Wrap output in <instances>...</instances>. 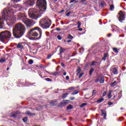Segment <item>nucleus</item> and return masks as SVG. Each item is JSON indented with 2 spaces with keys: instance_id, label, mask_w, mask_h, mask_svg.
Here are the masks:
<instances>
[{
  "instance_id": "obj_1",
  "label": "nucleus",
  "mask_w": 126,
  "mask_h": 126,
  "mask_svg": "<svg viewBox=\"0 0 126 126\" xmlns=\"http://www.w3.org/2000/svg\"><path fill=\"white\" fill-rule=\"evenodd\" d=\"M36 3L39 6V9L31 8L29 9L28 12L30 18L35 20H37L39 17H41L42 14L47 9V2H46V0H37Z\"/></svg>"
},
{
  "instance_id": "obj_2",
  "label": "nucleus",
  "mask_w": 126,
  "mask_h": 126,
  "mask_svg": "<svg viewBox=\"0 0 126 126\" xmlns=\"http://www.w3.org/2000/svg\"><path fill=\"white\" fill-rule=\"evenodd\" d=\"M12 13H13V10L11 7H7L3 10L2 13V18H0V28H2L4 26V19L6 20L5 21L7 24L8 23L12 24L15 22V17L13 16H9V14Z\"/></svg>"
},
{
  "instance_id": "obj_3",
  "label": "nucleus",
  "mask_w": 126,
  "mask_h": 126,
  "mask_svg": "<svg viewBox=\"0 0 126 126\" xmlns=\"http://www.w3.org/2000/svg\"><path fill=\"white\" fill-rule=\"evenodd\" d=\"M26 31L25 26L21 23L16 24L13 29V34L15 38H21Z\"/></svg>"
},
{
  "instance_id": "obj_4",
  "label": "nucleus",
  "mask_w": 126,
  "mask_h": 126,
  "mask_svg": "<svg viewBox=\"0 0 126 126\" xmlns=\"http://www.w3.org/2000/svg\"><path fill=\"white\" fill-rule=\"evenodd\" d=\"M37 31L39 32V33H38ZM42 30L38 27H36L32 29L28 32L29 36H30L31 37H38V36H39L38 37L36 38V40H40V39L42 38Z\"/></svg>"
},
{
  "instance_id": "obj_5",
  "label": "nucleus",
  "mask_w": 126,
  "mask_h": 126,
  "mask_svg": "<svg viewBox=\"0 0 126 126\" xmlns=\"http://www.w3.org/2000/svg\"><path fill=\"white\" fill-rule=\"evenodd\" d=\"M17 16H18L19 19H21L23 22L25 24L27 27H31L33 25V22L32 20L27 18L26 15L24 13L20 12L18 13Z\"/></svg>"
},
{
  "instance_id": "obj_6",
  "label": "nucleus",
  "mask_w": 126,
  "mask_h": 126,
  "mask_svg": "<svg viewBox=\"0 0 126 126\" xmlns=\"http://www.w3.org/2000/svg\"><path fill=\"white\" fill-rule=\"evenodd\" d=\"M52 24V21L48 18H44L40 19L39 21V25L43 29H48L50 28Z\"/></svg>"
},
{
  "instance_id": "obj_7",
  "label": "nucleus",
  "mask_w": 126,
  "mask_h": 126,
  "mask_svg": "<svg viewBox=\"0 0 126 126\" xmlns=\"http://www.w3.org/2000/svg\"><path fill=\"white\" fill-rule=\"evenodd\" d=\"M11 37V32L8 31H5L1 32V34L0 35V41L3 42L4 40H6V39H9V38Z\"/></svg>"
},
{
  "instance_id": "obj_8",
  "label": "nucleus",
  "mask_w": 126,
  "mask_h": 126,
  "mask_svg": "<svg viewBox=\"0 0 126 126\" xmlns=\"http://www.w3.org/2000/svg\"><path fill=\"white\" fill-rule=\"evenodd\" d=\"M118 17L119 20L120 22H123L125 21V19L126 18V12H123L121 11L117 16Z\"/></svg>"
},
{
  "instance_id": "obj_9",
  "label": "nucleus",
  "mask_w": 126,
  "mask_h": 126,
  "mask_svg": "<svg viewBox=\"0 0 126 126\" xmlns=\"http://www.w3.org/2000/svg\"><path fill=\"white\" fill-rule=\"evenodd\" d=\"M35 0H26V4L28 6H32V5H34V1Z\"/></svg>"
},
{
  "instance_id": "obj_10",
  "label": "nucleus",
  "mask_w": 126,
  "mask_h": 126,
  "mask_svg": "<svg viewBox=\"0 0 126 126\" xmlns=\"http://www.w3.org/2000/svg\"><path fill=\"white\" fill-rule=\"evenodd\" d=\"M19 114H20V112L16 111L15 113L12 112V113H11L10 116L12 118H16V117H17V115H19Z\"/></svg>"
},
{
  "instance_id": "obj_11",
  "label": "nucleus",
  "mask_w": 126,
  "mask_h": 126,
  "mask_svg": "<svg viewBox=\"0 0 126 126\" xmlns=\"http://www.w3.org/2000/svg\"><path fill=\"white\" fill-rule=\"evenodd\" d=\"M101 116H103V119H106V117H107V113L106 111L103 110H101Z\"/></svg>"
},
{
  "instance_id": "obj_12",
  "label": "nucleus",
  "mask_w": 126,
  "mask_h": 126,
  "mask_svg": "<svg viewBox=\"0 0 126 126\" xmlns=\"http://www.w3.org/2000/svg\"><path fill=\"white\" fill-rule=\"evenodd\" d=\"M111 72H113L114 74H118V69H117V68L114 67L112 69H111Z\"/></svg>"
},
{
  "instance_id": "obj_13",
  "label": "nucleus",
  "mask_w": 126,
  "mask_h": 126,
  "mask_svg": "<svg viewBox=\"0 0 126 126\" xmlns=\"http://www.w3.org/2000/svg\"><path fill=\"white\" fill-rule=\"evenodd\" d=\"M17 48L18 49H23V43H19L17 45Z\"/></svg>"
},
{
  "instance_id": "obj_14",
  "label": "nucleus",
  "mask_w": 126,
  "mask_h": 126,
  "mask_svg": "<svg viewBox=\"0 0 126 126\" xmlns=\"http://www.w3.org/2000/svg\"><path fill=\"white\" fill-rule=\"evenodd\" d=\"M106 2L104 0H102L101 2L99 3V5L101 6V7H104L106 5Z\"/></svg>"
},
{
  "instance_id": "obj_15",
  "label": "nucleus",
  "mask_w": 126,
  "mask_h": 126,
  "mask_svg": "<svg viewBox=\"0 0 126 126\" xmlns=\"http://www.w3.org/2000/svg\"><path fill=\"white\" fill-rule=\"evenodd\" d=\"M91 65V66L94 65V66H97V65H99V63H98L97 62L94 61V62H92Z\"/></svg>"
},
{
  "instance_id": "obj_16",
  "label": "nucleus",
  "mask_w": 126,
  "mask_h": 126,
  "mask_svg": "<svg viewBox=\"0 0 126 126\" xmlns=\"http://www.w3.org/2000/svg\"><path fill=\"white\" fill-rule=\"evenodd\" d=\"M16 8H18L17 10H22V6L20 4H17L15 6Z\"/></svg>"
},
{
  "instance_id": "obj_17",
  "label": "nucleus",
  "mask_w": 126,
  "mask_h": 126,
  "mask_svg": "<svg viewBox=\"0 0 126 126\" xmlns=\"http://www.w3.org/2000/svg\"><path fill=\"white\" fill-rule=\"evenodd\" d=\"M99 79V83H104V82H105V78L104 77H101V76H100Z\"/></svg>"
},
{
  "instance_id": "obj_18",
  "label": "nucleus",
  "mask_w": 126,
  "mask_h": 126,
  "mask_svg": "<svg viewBox=\"0 0 126 126\" xmlns=\"http://www.w3.org/2000/svg\"><path fill=\"white\" fill-rule=\"evenodd\" d=\"M59 51H60V54L59 55H60V56H62V54L64 51V49H63V47H61L59 50Z\"/></svg>"
},
{
  "instance_id": "obj_19",
  "label": "nucleus",
  "mask_w": 126,
  "mask_h": 126,
  "mask_svg": "<svg viewBox=\"0 0 126 126\" xmlns=\"http://www.w3.org/2000/svg\"><path fill=\"white\" fill-rule=\"evenodd\" d=\"M26 114L29 115V116H35V114L33 113H31L30 111H27L26 112Z\"/></svg>"
},
{
  "instance_id": "obj_20",
  "label": "nucleus",
  "mask_w": 126,
  "mask_h": 126,
  "mask_svg": "<svg viewBox=\"0 0 126 126\" xmlns=\"http://www.w3.org/2000/svg\"><path fill=\"white\" fill-rule=\"evenodd\" d=\"M26 114L29 115V116H35V114L33 113H31L30 111H27L26 112Z\"/></svg>"
},
{
  "instance_id": "obj_21",
  "label": "nucleus",
  "mask_w": 126,
  "mask_h": 126,
  "mask_svg": "<svg viewBox=\"0 0 126 126\" xmlns=\"http://www.w3.org/2000/svg\"><path fill=\"white\" fill-rule=\"evenodd\" d=\"M108 99H111L112 98V91L109 92L108 94H107Z\"/></svg>"
},
{
  "instance_id": "obj_22",
  "label": "nucleus",
  "mask_w": 126,
  "mask_h": 126,
  "mask_svg": "<svg viewBox=\"0 0 126 126\" xmlns=\"http://www.w3.org/2000/svg\"><path fill=\"white\" fill-rule=\"evenodd\" d=\"M110 85L112 87H114V86H116V85H117V81H114L113 83L110 84Z\"/></svg>"
},
{
  "instance_id": "obj_23",
  "label": "nucleus",
  "mask_w": 126,
  "mask_h": 126,
  "mask_svg": "<svg viewBox=\"0 0 126 126\" xmlns=\"http://www.w3.org/2000/svg\"><path fill=\"white\" fill-rule=\"evenodd\" d=\"M114 9H115V6H114V4L110 5V10L113 11Z\"/></svg>"
},
{
  "instance_id": "obj_24",
  "label": "nucleus",
  "mask_w": 126,
  "mask_h": 126,
  "mask_svg": "<svg viewBox=\"0 0 126 126\" xmlns=\"http://www.w3.org/2000/svg\"><path fill=\"white\" fill-rule=\"evenodd\" d=\"M94 72V68H91L90 71H89V74L90 76L92 75V73Z\"/></svg>"
},
{
  "instance_id": "obj_25",
  "label": "nucleus",
  "mask_w": 126,
  "mask_h": 126,
  "mask_svg": "<svg viewBox=\"0 0 126 126\" xmlns=\"http://www.w3.org/2000/svg\"><path fill=\"white\" fill-rule=\"evenodd\" d=\"M68 94V93L63 94L62 96V98L65 99V98H66V97H67Z\"/></svg>"
},
{
  "instance_id": "obj_26",
  "label": "nucleus",
  "mask_w": 126,
  "mask_h": 126,
  "mask_svg": "<svg viewBox=\"0 0 126 126\" xmlns=\"http://www.w3.org/2000/svg\"><path fill=\"white\" fill-rule=\"evenodd\" d=\"M50 74H52V75H54V76H56V75H58V74H59V72H54L51 73Z\"/></svg>"
},
{
  "instance_id": "obj_27",
  "label": "nucleus",
  "mask_w": 126,
  "mask_h": 126,
  "mask_svg": "<svg viewBox=\"0 0 126 126\" xmlns=\"http://www.w3.org/2000/svg\"><path fill=\"white\" fill-rule=\"evenodd\" d=\"M73 107L71 105V104H69L68 106L67 107V110H71L72 109Z\"/></svg>"
},
{
  "instance_id": "obj_28",
  "label": "nucleus",
  "mask_w": 126,
  "mask_h": 126,
  "mask_svg": "<svg viewBox=\"0 0 126 126\" xmlns=\"http://www.w3.org/2000/svg\"><path fill=\"white\" fill-rule=\"evenodd\" d=\"M79 93V91H75L73 93L71 94L72 95H76V94H78Z\"/></svg>"
},
{
  "instance_id": "obj_29",
  "label": "nucleus",
  "mask_w": 126,
  "mask_h": 126,
  "mask_svg": "<svg viewBox=\"0 0 126 126\" xmlns=\"http://www.w3.org/2000/svg\"><path fill=\"white\" fill-rule=\"evenodd\" d=\"M6 61V60H5V59L1 58V59H0V63H5Z\"/></svg>"
},
{
  "instance_id": "obj_30",
  "label": "nucleus",
  "mask_w": 126,
  "mask_h": 126,
  "mask_svg": "<svg viewBox=\"0 0 126 126\" xmlns=\"http://www.w3.org/2000/svg\"><path fill=\"white\" fill-rule=\"evenodd\" d=\"M113 51L114 53H119V50H118V48H113Z\"/></svg>"
},
{
  "instance_id": "obj_31",
  "label": "nucleus",
  "mask_w": 126,
  "mask_h": 126,
  "mask_svg": "<svg viewBox=\"0 0 126 126\" xmlns=\"http://www.w3.org/2000/svg\"><path fill=\"white\" fill-rule=\"evenodd\" d=\"M80 71H81V69L80 68H79L77 70V75H79V74L80 73Z\"/></svg>"
},
{
  "instance_id": "obj_32",
  "label": "nucleus",
  "mask_w": 126,
  "mask_h": 126,
  "mask_svg": "<svg viewBox=\"0 0 126 126\" xmlns=\"http://www.w3.org/2000/svg\"><path fill=\"white\" fill-rule=\"evenodd\" d=\"M95 82L96 83H97V82H100V76H99L98 78L95 80Z\"/></svg>"
},
{
  "instance_id": "obj_33",
  "label": "nucleus",
  "mask_w": 126,
  "mask_h": 126,
  "mask_svg": "<svg viewBox=\"0 0 126 126\" xmlns=\"http://www.w3.org/2000/svg\"><path fill=\"white\" fill-rule=\"evenodd\" d=\"M103 101H104V98H101L97 101V103H101V102H103Z\"/></svg>"
},
{
  "instance_id": "obj_34",
  "label": "nucleus",
  "mask_w": 126,
  "mask_h": 126,
  "mask_svg": "<svg viewBox=\"0 0 126 126\" xmlns=\"http://www.w3.org/2000/svg\"><path fill=\"white\" fill-rule=\"evenodd\" d=\"M86 105H87V103H82L80 106V108H83V107H84L85 106H86Z\"/></svg>"
},
{
  "instance_id": "obj_35",
  "label": "nucleus",
  "mask_w": 126,
  "mask_h": 126,
  "mask_svg": "<svg viewBox=\"0 0 126 126\" xmlns=\"http://www.w3.org/2000/svg\"><path fill=\"white\" fill-rule=\"evenodd\" d=\"M34 63V61H33V60H30L29 61V64H32V63Z\"/></svg>"
},
{
  "instance_id": "obj_36",
  "label": "nucleus",
  "mask_w": 126,
  "mask_h": 126,
  "mask_svg": "<svg viewBox=\"0 0 126 126\" xmlns=\"http://www.w3.org/2000/svg\"><path fill=\"white\" fill-rule=\"evenodd\" d=\"M27 120H28V118L27 117H25L23 119V121L24 122V123L27 122Z\"/></svg>"
},
{
  "instance_id": "obj_37",
  "label": "nucleus",
  "mask_w": 126,
  "mask_h": 126,
  "mask_svg": "<svg viewBox=\"0 0 126 126\" xmlns=\"http://www.w3.org/2000/svg\"><path fill=\"white\" fill-rule=\"evenodd\" d=\"M96 93H97V92H96V90H94L93 91V96H95V95H96Z\"/></svg>"
},
{
  "instance_id": "obj_38",
  "label": "nucleus",
  "mask_w": 126,
  "mask_h": 126,
  "mask_svg": "<svg viewBox=\"0 0 126 126\" xmlns=\"http://www.w3.org/2000/svg\"><path fill=\"white\" fill-rule=\"evenodd\" d=\"M117 28H118V27L117 26H112V29H113V30H112L113 31H115L116 30V29H117Z\"/></svg>"
},
{
  "instance_id": "obj_39",
  "label": "nucleus",
  "mask_w": 126,
  "mask_h": 126,
  "mask_svg": "<svg viewBox=\"0 0 126 126\" xmlns=\"http://www.w3.org/2000/svg\"><path fill=\"white\" fill-rule=\"evenodd\" d=\"M57 38L58 39V40H62V35H58L57 36Z\"/></svg>"
},
{
  "instance_id": "obj_40",
  "label": "nucleus",
  "mask_w": 126,
  "mask_h": 126,
  "mask_svg": "<svg viewBox=\"0 0 126 126\" xmlns=\"http://www.w3.org/2000/svg\"><path fill=\"white\" fill-rule=\"evenodd\" d=\"M67 39H73V36H72L70 34H69V35L67 37Z\"/></svg>"
},
{
  "instance_id": "obj_41",
  "label": "nucleus",
  "mask_w": 126,
  "mask_h": 126,
  "mask_svg": "<svg viewBox=\"0 0 126 126\" xmlns=\"http://www.w3.org/2000/svg\"><path fill=\"white\" fill-rule=\"evenodd\" d=\"M107 91H104L102 94L103 97H105L107 95Z\"/></svg>"
},
{
  "instance_id": "obj_42",
  "label": "nucleus",
  "mask_w": 126,
  "mask_h": 126,
  "mask_svg": "<svg viewBox=\"0 0 126 126\" xmlns=\"http://www.w3.org/2000/svg\"><path fill=\"white\" fill-rule=\"evenodd\" d=\"M42 106H38V107H36V110L37 111H40V110H41L42 109Z\"/></svg>"
},
{
  "instance_id": "obj_43",
  "label": "nucleus",
  "mask_w": 126,
  "mask_h": 126,
  "mask_svg": "<svg viewBox=\"0 0 126 126\" xmlns=\"http://www.w3.org/2000/svg\"><path fill=\"white\" fill-rule=\"evenodd\" d=\"M45 80H46V81H52V80H51V79L49 78H45Z\"/></svg>"
},
{
  "instance_id": "obj_44",
  "label": "nucleus",
  "mask_w": 126,
  "mask_h": 126,
  "mask_svg": "<svg viewBox=\"0 0 126 126\" xmlns=\"http://www.w3.org/2000/svg\"><path fill=\"white\" fill-rule=\"evenodd\" d=\"M103 57H104V58H107V57H109V55L107 53H104Z\"/></svg>"
},
{
  "instance_id": "obj_45",
  "label": "nucleus",
  "mask_w": 126,
  "mask_h": 126,
  "mask_svg": "<svg viewBox=\"0 0 126 126\" xmlns=\"http://www.w3.org/2000/svg\"><path fill=\"white\" fill-rule=\"evenodd\" d=\"M70 13H71V12H69L67 13L66 14V16H69V14H70Z\"/></svg>"
},
{
  "instance_id": "obj_46",
  "label": "nucleus",
  "mask_w": 126,
  "mask_h": 126,
  "mask_svg": "<svg viewBox=\"0 0 126 126\" xmlns=\"http://www.w3.org/2000/svg\"><path fill=\"white\" fill-rule=\"evenodd\" d=\"M21 0H14V3H15V2H18V1H20Z\"/></svg>"
},
{
  "instance_id": "obj_47",
  "label": "nucleus",
  "mask_w": 126,
  "mask_h": 126,
  "mask_svg": "<svg viewBox=\"0 0 126 126\" xmlns=\"http://www.w3.org/2000/svg\"><path fill=\"white\" fill-rule=\"evenodd\" d=\"M50 58H52V55H49L47 56V59L49 60Z\"/></svg>"
},
{
  "instance_id": "obj_48",
  "label": "nucleus",
  "mask_w": 126,
  "mask_h": 126,
  "mask_svg": "<svg viewBox=\"0 0 126 126\" xmlns=\"http://www.w3.org/2000/svg\"><path fill=\"white\" fill-rule=\"evenodd\" d=\"M79 78H81V77H82V75H83V73H81L79 75Z\"/></svg>"
},
{
  "instance_id": "obj_49",
  "label": "nucleus",
  "mask_w": 126,
  "mask_h": 126,
  "mask_svg": "<svg viewBox=\"0 0 126 126\" xmlns=\"http://www.w3.org/2000/svg\"><path fill=\"white\" fill-rule=\"evenodd\" d=\"M76 0H70V1L69 2V3H72V2H74Z\"/></svg>"
},
{
  "instance_id": "obj_50",
  "label": "nucleus",
  "mask_w": 126,
  "mask_h": 126,
  "mask_svg": "<svg viewBox=\"0 0 126 126\" xmlns=\"http://www.w3.org/2000/svg\"><path fill=\"white\" fill-rule=\"evenodd\" d=\"M77 23H78L79 26H81V22L78 21L77 22Z\"/></svg>"
},
{
  "instance_id": "obj_51",
  "label": "nucleus",
  "mask_w": 126,
  "mask_h": 126,
  "mask_svg": "<svg viewBox=\"0 0 126 126\" xmlns=\"http://www.w3.org/2000/svg\"><path fill=\"white\" fill-rule=\"evenodd\" d=\"M61 66H63V67H64V66H65L64 64H63V63H61Z\"/></svg>"
},
{
  "instance_id": "obj_52",
  "label": "nucleus",
  "mask_w": 126,
  "mask_h": 126,
  "mask_svg": "<svg viewBox=\"0 0 126 126\" xmlns=\"http://www.w3.org/2000/svg\"><path fill=\"white\" fill-rule=\"evenodd\" d=\"M72 89H74V87H71V88H69L68 89V90H72Z\"/></svg>"
},
{
  "instance_id": "obj_53",
  "label": "nucleus",
  "mask_w": 126,
  "mask_h": 126,
  "mask_svg": "<svg viewBox=\"0 0 126 126\" xmlns=\"http://www.w3.org/2000/svg\"><path fill=\"white\" fill-rule=\"evenodd\" d=\"M65 78H66V80H68V79H69V76H66Z\"/></svg>"
},
{
  "instance_id": "obj_54",
  "label": "nucleus",
  "mask_w": 126,
  "mask_h": 126,
  "mask_svg": "<svg viewBox=\"0 0 126 126\" xmlns=\"http://www.w3.org/2000/svg\"><path fill=\"white\" fill-rule=\"evenodd\" d=\"M78 30V31H83V29H82V28H80V29H79Z\"/></svg>"
},
{
  "instance_id": "obj_55",
  "label": "nucleus",
  "mask_w": 126,
  "mask_h": 126,
  "mask_svg": "<svg viewBox=\"0 0 126 126\" xmlns=\"http://www.w3.org/2000/svg\"><path fill=\"white\" fill-rule=\"evenodd\" d=\"M56 30H57V31H61V30H62V29H59V28H57Z\"/></svg>"
},
{
  "instance_id": "obj_56",
  "label": "nucleus",
  "mask_w": 126,
  "mask_h": 126,
  "mask_svg": "<svg viewBox=\"0 0 126 126\" xmlns=\"http://www.w3.org/2000/svg\"><path fill=\"white\" fill-rule=\"evenodd\" d=\"M102 60H103V61H106V57H104L103 56V57L102 58Z\"/></svg>"
},
{
  "instance_id": "obj_57",
  "label": "nucleus",
  "mask_w": 126,
  "mask_h": 126,
  "mask_svg": "<svg viewBox=\"0 0 126 126\" xmlns=\"http://www.w3.org/2000/svg\"><path fill=\"white\" fill-rule=\"evenodd\" d=\"M85 0H82L80 1H81V2H84V1H85Z\"/></svg>"
},
{
  "instance_id": "obj_58",
  "label": "nucleus",
  "mask_w": 126,
  "mask_h": 126,
  "mask_svg": "<svg viewBox=\"0 0 126 126\" xmlns=\"http://www.w3.org/2000/svg\"><path fill=\"white\" fill-rule=\"evenodd\" d=\"M78 3V0L74 1V3Z\"/></svg>"
},
{
  "instance_id": "obj_59",
  "label": "nucleus",
  "mask_w": 126,
  "mask_h": 126,
  "mask_svg": "<svg viewBox=\"0 0 126 126\" xmlns=\"http://www.w3.org/2000/svg\"><path fill=\"white\" fill-rule=\"evenodd\" d=\"M70 42H71V40H67V43H70Z\"/></svg>"
},
{
  "instance_id": "obj_60",
  "label": "nucleus",
  "mask_w": 126,
  "mask_h": 126,
  "mask_svg": "<svg viewBox=\"0 0 126 126\" xmlns=\"http://www.w3.org/2000/svg\"><path fill=\"white\" fill-rule=\"evenodd\" d=\"M111 36H112V34L111 33L108 35V37H111Z\"/></svg>"
},
{
  "instance_id": "obj_61",
  "label": "nucleus",
  "mask_w": 126,
  "mask_h": 126,
  "mask_svg": "<svg viewBox=\"0 0 126 126\" xmlns=\"http://www.w3.org/2000/svg\"><path fill=\"white\" fill-rule=\"evenodd\" d=\"M63 74L64 76L66 75V72H64Z\"/></svg>"
},
{
  "instance_id": "obj_62",
  "label": "nucleus",
  "mask_w": 126,
  "mask_h": 126,
  "mask_svg": "<svg viewBox=\"0 0 126 126\" xmlns=\"http://www.w3.org/2000/svg\"><path fill=\"white\" fill-rule=\"evenodd\" d=\"M80 26H81L78 25L77 28H80Z\"/></svg>"
},
{
  "instance_id": "obj_63",
  "label": "nucleus",
  "mask_w": 126,
  "mask_h": 126,
  "mask_svg": "<svg viewBox=\"0 0 126 126\" xmlns=\"http://www.w3.org/2000/svg\"><path fill=\"white\" fill-rule=\"evenodd\" d=\"M71 100H74V97H72Z\"/></svg>"
},
{
  "instance_id": "obj_64",
  "label": "nucleus",
  "mask_w": 126,
  "mask_h": 126,
  "mask_svg": "<svg viewBox=\"0 0 126 126\" xmlns=\"http://www.w3.org/2000/svg\"><path fill=\"white\" fill-rule=\"evenodd\" d=\"M9 70V67H7V70Z\"/></svg>"
}]
</instances>
